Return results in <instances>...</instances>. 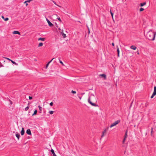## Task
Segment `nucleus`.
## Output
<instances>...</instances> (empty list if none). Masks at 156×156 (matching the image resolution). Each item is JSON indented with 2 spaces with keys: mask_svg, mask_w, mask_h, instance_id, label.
<instances>
[{
  "mask_svg": "<svg viewBox=\"0 0 156 156\" xmlns=\"http://www.w3.org/2000/svg\"><path fill=\"white\" fill-rule=\"evenodd\" d=\"M156 35V33L153 32L152 31H149L147 34V37L149 40L154 41V40Z\"/></svg>",
  "mask_w": 156,
  "mask_h": 156,
  "instance_id": "1",
  "label": "nucleus"
},
{
  "mask_svg": "<svg viewBox=\"0 0 156 156\" xmlns=\"http://www.w3.org/2000/svg\"><path fill=\"white\" fill-rule=\"evenodd\" d=\"M96 101V98L94 95L93 94H91L88 99V102L91 105L94 106H98L94 103L93 102L94 101Z\"/></svg>",
  "mask_w": 156,
  "mask_h": 156,
  "instance_id": "2",
  "label": "nucleus"
},
{
  "mask_svg": "<svg viewBox=\"0 0 156 156\" xmlns=\"http://www.w3.org/2000/svg\"><path fill=\"white\" fill-rule=\"evenodd\" d=\"M120 122V120H118L115 122H113V123H112L111 124V125L110 126V127L112 128V127L116 125L117 124H118Z\"/></svg>",
  "mask_w": 156,
  "mask_h": 156,
  "instance_id": "3",
  "label": "nucleus"
},
{
  "mask_svg": "<svg viewBox=\"0 0 156 156\" xmlns=\"http://www.w3.org/2000/svg\"><path fill=\"white\" fill-rule=\"evenodd\" d=\"M156 95V87L155 86L154 87V91L152 95L151 96V98H152L154 97Z\"/></svg>",
  "mask_w": 156,
  "mask_h": 156,
  "instance_id": "4",
  "label": "nucleus"
},
{
  "mask_svg": "<svg viewBox=\"0 0 156 156\" xmlns=\"http://www.w3.org/2000/svg\"><path fill=\"white\" fill-rule=\"evenodd\" d=\"M109 128V127H108L106 129H105L102 132V135H101V138H102L104 136V133L106 132V131Z\"/></svg>",
  "mask_w": 156,
  "mask_h": 156,
  "instance_id": "5",
  "label": "nucleus"
},
{
  "mask_svg": "<svg viewBox=\"0 0 156 156\" xmlns=\"http://www.w3.org/2000/svg\"><path fill=\"white\" fill-rule=\"evenodd\" d=\"M46 18V20L47 21L49 26L50 27H52V26H53V24H52V23L47 18Z\"/></svg>",
  "mask_w": 156,
  "mask_h": 156,
  "instance_id": "6",
  "label": "nucleus"
},
{
  "mask_svg": "<svg viewBox=\"0 0 156 156\" xmlns=\"http://www.w3.org/2000/svg\"><path fill=\"white\" fill-rule=\"evenodd\" d=\"M26 133L28 135H31V132L30 130V129H28L27 130Z\"/></svg>",
  "mask_w": 156,
  "mask_h": 156,
  "instance_id": "7",
  "label": "nucleus"
},
{
  "mask_svg": "<svg viewBox=\"0 0 156 156\" xmlns=\"http://www.w3.org/2000/svg\"><path fill=\"white\" fill-rule=\"evenodd\" d=\"M116 48L117 52V56L118 57H119V48L118 46H117Z\"/></svg>",
  "mask_w": 156,
  "mask_h": 156,
  "instance_id": "8",
  "label": "nucleus"
},
{
  "mask_svg": "<svg viewBox=\"0 0 156 156\" xmlns=\"http://www.w3.org/2000/svg\"><path fill=\"white\" fill-rule=\"evenodd\" d=\"M24 132H25V131H24V129L23 128H22V130L21 131V134L22 135H23L24 133Z\"/></svg>",
  "mask_w": 156,
  "mask_h": 156,
  "instance_id": "9",
  "label": "nucleus"
},
{
  "mask_svg": "<svg viewBox=\"0 0 156 156\" xmlns=\"http://www.w3.org/2000/svg\"><path fill=\"white\" fill-rule=\"evenodd\" d=\"M99 76L104 77L105 79H106V76L104 74H100Z\"/></svg>",
  "mask_w": 156,
  "mask_h": 156,
  "instance_id": "10",
  "label": "nucleus"
},
{
  "mask_svg": "<svg viewBox=\"0 0 156 156\" xmlns=\"http://www.w3.org/2000/svg\"><path fill=\"white\" fill-rule=\"evenodd\" d=\"M13 34H17L19 35L20 34V33L18 31H14L13 32Z\"/></svg>",
  "mask_w": 156,
  "mask_h": 156,
  "instance_id": "11",
  "label": "nucleus"
},
{
  "mask_svg": "<svg viewBox=\"0 0 156 156\" xmlns=\"http://www.w3.org/2000/svg\"><path fill=\"white\" fill-rule=\"evenodd\" d=\"M51 151L53 154V156H56V155L54 152V150L53 149H51Z\"/></svg>",
  "mask_w": 156,
  "mask_h": 156,
  "instance_id": "12",
  "label": "nucleus"
},
{
  "mask_svg": "<svg viewBox=\"0 0 156 156\" xmlns=\"http://www.w3.org/2000/svg\"><path fill=\"white\" fill-rule=\"evenodd\" d=\"M130 48L133 50H136V47L134 45H132L130 46Z\"/></svg>",
  "mask_w": 156,
  "mask_h": 156,
  "instance_id": "13",
  "label": "nucleus"
},
{
  "mask_svg": "<svg viewBox=\"0 0 156 156\" xmlns=\"http://www.w3.org/2000/svg\"><path fill=\"white\" fill-rule=\"evenodd\" d=\"M45 38H42V37H40L38 39V41L41 40V41H44L45 40Z\"/></svg>",
  "mask_w": 156,
  "mask_h": 156,
  "instance_id": "14",
  "label": "nucleus"
},
{
  "mask_svg": "<svg viewBox=\"0 0 156 156\" xmlns=\"http://www.w3.org/2000/svg\"><path fill=\"white\" fill-rule=\"evenodd\" d=\"M16 137L19 140V138H20V134L18 133H16Z\"/></svg>",
  "mask_w": 156,
  "mask_h": 156,
  "instance_id": "15",
  "label": "nucleus"
},
{
  "mask_svg": "<svg viewBox=\"0 0 156 156\" xmlns=\"http://www.w3.org/2000/svg\"><path fill=\"white\" fill-rule=\"evenodd\" d=\"M146 4V2H144L143 3H141L140 4V6L141 7L144 6V5H145Z\"/></svg>",
  "mask_w": 156,
  "mask_h": 156,
  "instance_id": "16",
  "label": "nucleus"
},
{
  "mask_svg": "<svg viewBox=\"0 0 156 156\" xmlns=\"http://www.w3.org/2000/svg\"><path fill=\"white\" fill-rule=\"evenodd\" d=\"M10 61L12 63L16 65H18L17 63H16L15 62H14L13 60H10Z\"/></svg>",
  "mask_w": 156,
  "mask_h": 156,
  "instance_id": "17",
  "label": "nucleus"
},
{
  "mask_svg": "<svg viewBox=\"0 0 156 156\" xmlns=\"http://www.w3.org/2000/svg\"><path fill=\"white\" fill-rule=\"evenodd\" d=\"M127 131L126 130L125 132V135L124 136V137H125V138H126L127 137Z\"/></svg>",
  "mask_w": 156,
  "mask_h": 156,
  "instance_id": "18",
  "label": "nucleus"
},
{
  "mask_svg": "<svg viewBox=\"0 0 156 156\" xmlns=\"http://www.w3.org/2000/svg\"><path fill=\"white\" fill-rule=\"evenodd\" d=\"M37 111L36 110H35L34 111V113L32 115H36L37 114Z\"/></svg>",
  "mask_w": 156,
  "mask_h": 156,
  "instance_id": "19",
  "label": "nucleus"
},
{
  "mask_svg": "<svg viewBox=\"0 0 156 156\" xmlns=\"http://www.w3.org/2000/svg\"><path fill=\"white\" fill-rule=\"evenodd\" d=\"M43 45V43H41V42L40 43L38 44V47H40L41 46Z\"/></svg>",
  "mask_w": 156,
  "mask_h": 156,
  "instance_id": "20",
  "label": "nucleus"
},
{
  "mask_svg": "<svg viewBox=\"0 0 156 156\" xmlns=\"http://www.w3.org/2000/svg\"><path fill=\"white\" fill-rule=\"evenodd\" d=\"M59 61L60 63H61L62 66H64V64L63 62L60 60V58H59Z\"/></svg>",
  "mask_w": 156,
  "mask_h": 156,
  "instance_id": "21",
  "label": "nucleus"
},
{
  "mask_svg": "<svg viewBox=\"0 0 156 156\" xmlns=\"http://www.w3.org/2000/svg\"><path fill=\"white\" fill-rule=\"evenodd\" d=\"M62 36L63 38H65L66 37V34H64L63 33H62Z\"/></svg>",
  "mask_w": 156,
  "mask_h": 156,
  "instance_id": "22",
  "label": "nucleus"
},
{
  "mask_svg": "<svg viewBox=\"0 0 156 156\" xmlns=\"http://www.w3.org/2000/svg\"><path fill=\"white\" fill-rule=\"evenodd\" d=\"M153 131V128L152 127L151 128V136H152V132Z\"/></svg>",
  "mask_w": 156,
  "mask_h": 156,
  "instance_id": "23",
  "label": "nucleus"
},
{
  "mask_svg": "<svg viewBox=\"0 0 156 156\" xmlns=\"http://www.w3.org/2000/svg\"><path fill=\"white\" fill-rule=\"evenodd\" d=\"M32 0H27L24 2V3H26L27 2H30Z\"/></svg>",
  "mask_w": 156,
  "mask_h": 156,
  "instance_id": "24",
  "label": "nucleus"
},
{
  "mask_svg": "<svg viewBox=\"0 0 156 156\" xmlns=\"http://www.w3.org/2000/svg\"><path fill=\"white\" fill-rule=\"evenodd\" d=\"M49 113L51 114H52L53 113L54 111H51L49 112Z\"/></svg>",
  "mask_w": 156,
  "mask_h": 156,
  "instance_id": "25",
  "label": "nucleus"
},
{
  "mask_svg": "<svg viewBox=\"0 0 156 156\" xmlns=\"http://www.w3.org/2000/svg\"><path fill=\"white\" fill-rule=\"evenodd\" d=\"M29 108V107L28 106H27L26 108H25V110L26 111H27L28 110V109Z\"/></svg>",
  "mask_w": 156,
  "mask_h": 156,
  "instance_id": "26",
  "label": "nucleus"
},
{
  "mask_svg": "<svg viewBox=\"0 0 156 156\" xmlns=\"http://www.w3.org/2000/svg\"><path fill=\"white\" fill-rule=\"evenodd\" d=\"M110 13H111V16L112 18L113 19V13H112V11H111V10H110Z\"/></svg>",
  "mask_w": 156,
  "mask_h": 156,
  "instance_id": "27",
  "label": "nucleus"
},
{
  "mask_svg": "<svg viewBox=\"0 0 156 156\" xmlns=\"http://www.w3.org/2000/svg\"><path fill=\"white\" fill-rule=\"evenodd\" d=\"M126 138H125V137H124L123 140V141H122V143L123 144H124L125 141V140H126Z\"/></svg>",
  "mask_w": 156,
  "mask_h": 156,
  "instance_id": "28",
  "label": "nucleus"
},
{
  "mask_svg": "<svg viewBox=\"0 0 156 156\" xmlns=\"http://www.w3.org/2000/svg\"><path fill=\"white\" fill-rule=\"evenodd\" d=\"M144 10V9L143 8H141L140 9V12H141Z\"/></svg>",
  "mask_w": 156,
  "mask_h": 156,
  "instance_id": "29",
  "label": "nucleus"
},
{
  "mask_svg": "<svg viewBox=\"0 0 156 156\" xmlns=\"http://www.w3.org/2000/svg\"><path fill=\"white\" fill-rule=\"evenodd\" d=\"M9 20V18L8 17H6L4 19V20L5 21H7Z\"/></svg>",
  "mask_w": 156,
  "mask_h": 156,
  "instance_id": "30",
  "label": "nucleus"
},
{
  "mask_svg": "<svg viewBox=\"0 0 156 156\" xmlns=\"http://www.w3.org/2000/svg\"><path fill=\"white\" fill-rule=\"evenodd\" d=\"M71 93H73V94H76V92L75 91L73 90H72Z\"/></svg>",
  "mask_w": 156,
  "mask_h": 156,
  "instance_id": "31",
  "label": "nucleus"
},
{
  "mask_svg": "<svg viewBox=\"0 0 156 156\" xmlns=\"http://www.w3.org/2000/svg\"><path fill=\"white\" fill-rule=\"evenodd\" d=\"M38 107L40 111H41L42 110L41 107L40 105H39Z\"/></svg>",
  "mask_w": 156,
  "mask_h": 156,
  "instance_id": "32",
  "label": "nucleus"
},
{
  "mask_svg": "<svg viewBox=\"0 0 156 156\" xmlns=\"http://www.w3.org/2000/svg\"><path fill=\"white\" fill-rule=\"evenodd\" d=\"M4 66L3 64H2L1 62H0V67H3Z\"/></svg>",
  "mask_w": 156,
  "mask_h": 156,
  "instance_id": "33",
  "label": "nucleus"
},
{
  "mask_svg": "<svg viewBox=\"0 0 156 156\" xmlns=\"http://www.w3.org/2000/svg\"><path fill=\"white\" fill-rule=\"evenodd\" d=\"M54 59V58H52L51 60L49 62H48V63H49V64H50L52 61L53 60V59Z\"/></svg>",
  "mask_w": 156,
  "mask_h": 156,
  "instance_id": "34",
  "label": "nucleus"
},
{
  "mask_svg": "<svg viewBox=\"0 0 156 156\" xmlns=\"http://www.w3.org/2000/svg\"><path fill=\"white\" fill-rule=\"evenodd\" d=\"M49 63H48L46 65V69H47L48 65H49Z\"/></svg>",
  "mask_w": 156,
  "mask_h": 156,
  "instance_id": "35",
  "label": "nucleus"
},
{
  "mask_svg": "<svg viewBox=\"0 0 156 156\" xmlns=\"http://www.w3.org/2000/svg\"><path fill=\"white\" fill-rule=\"evenodd\" d=\"M57 19L60 22H61L62 21H61V20L60 18V17H58V18H57Z\"/></svg>",
  "mask_w": 156,
  "mask_h": 156,
  "instance_id": "36",
  "label": "nucleus"
},
{
  "mask_svg": "<svg viewBox=\"0 0 156 156\" xmlns=\"http://www.w3.org/2000/svg\"><path fill=\"white\" fill-rule=\"evenodd\" d=\"M50 106H52L53 105V103L52 102H51L50 103Z\"/></svg>",
  "mask_w": 156,
  "mask_h": 156,
  "instance_id": "37",
  "label": "nucleus"
},
{
  "mask_svg": "<svg viewBox=\"0 0 156 156\" xmlns=\"http://www.w3.org/2000/svg\"><path fill=\"white\" fill-rule=\"evenodd\" d=\"M29 99L30 100H31V99H32V97H31V96H29Z\"/></svg>",
  "mask_w": 156,
  "mask_h": 156,
  "instance_id": "38",
  "label": "nucleus"
},
{
  "mask_svg": "<svg viewBox=\"0 0 156 156\" xmlns=\"http://www.w3.org/2000/svg\"><path fill=\"white\" fill-rule=\"evenodd\" d=\"M5 58L6 59H7L8 60H9L10 61V60H11V59H10L9 58Z\"/></svg>",
  "mask_w": 156,
  "mask_h": 156,
  "instance_id": "39",
  "label": "nucleus"
},
{
  "mask_svg": "<svg viewBox=\"0 0 156 156\" xmlns=\"http://www.w3.org/2000/svg\"><path fill=\"white\" fill-rule=\"evenodd\" d=\"M112 45L113 46H114V43H112Z\"/></svg>",
  "mask_w": 156,
  "mask_h": 156,
  "instance_id": "40",
  "label": "nucleus"
},
{
  "mask_svg": "<svg viewBox=\"0 0 156 156\" xmlns=\"http://www.w3.org/2000/svg\"><path fill=\"white\" fill-rule=\"evenodd\" d=\"M2 19H3L4 20V16H2Z\"/></svg>",
  "mask_w": 156,
  "mask_h": 156,
  "instance_id": "41",
  "label": "nucleus"
},
{
  "mask_svg": "<svg viewBox=\"0 0 156 156\" xmlns=\"http://www.w3.org/2000/svg\"><path fill=\"white\" fill-rule=\"evenodd\" d=\"M25 3L26 4V6H27L28 5V4H27V2L26 3Z\"/></svg>",
  "mask_w": 156,
  "mask_h": 156,
  "instance_id": "42",
  "label": "nucleus"
},
{
  "mask_svg": "<svg viewBox=\"0 0 156 156\" xmlns=\"http://www.w3.org/2000/svg\"><path fill=\"white\" fill-rule=\"evenodd\" d=\"M53 3L55 4V5H56V3L55 2V1H53Z\"/></svg>",
  "mask_w": 156,
  "mask_h": 156,
  "instance_id": "43",
  "label": "nucleus"
},
{
  "mask_svg": "<svg viewBox=\"0 0 156 156\" xmlns=\"http://www.w3.org/2000/svg\"><path fill=\"white\" fill-rule=\"evenodd\" d=\"M63 32V30H62V32H61V33H62V32Z\"/></svg>",
  "mask_w": 156,
  "mask_h": 156,
  "instance_id": "44",
  "label": "nucleus"
},
{
  "mask_svg": "<svg viewBox=\"0 0 156 156\" xmlns=\"http://www.w3.org/2000/svg\"><path fill=\"white\" fill-rule=\"evenodd\" d=\"M133 103V101L131 103V104H132V103ZM132 105H131V106Z\"/></svg>",
  "mask_w": 156,
  "mask_h": 156,
  "instance_id": "45",
  "label": "nucleus"
},
{
  "mask_svg": "<svg viewBox=\"0 0 156 156\" xmlns=\"http://www.w3.org/2000/svg\"><path fill=\"white\" fill-rule=\"evenodd\" d=\"M58 6L59 7H60L58 5Z\"/></svg>",
  "mask_w": 156,
  "mask_h": 156,
  "instance_id": "46",
  "label": "nucleus"
},
{
  "mask_svg": "<svg viewBox=\"0 0 156 156\" xmlns=\"http://www.w3.org/2000/svg\"><path fill=\"white\" fill-rule=\"evenodd\" d=\"M57 156L56 155V156Z\"/></svg>",
  "mask_w": 156,
  "mask_h": 156,
  "instance_id": "47",
  "label": "nucleus"
},
{
  "mask_svg": "<svg viewBox=\"0 0 156 156\" xmlns=\"http://www.w3.org/2000/svg\"><path fill=\"white\" fill-rule=\"evenodd\" d=\"M57 156L56 155V156Z\"/></svg>",
  "mask_w": 156,
  "mask_h": 156,
  "instance_id": "48",
  "label": "nucleus"
}]
</instances>
